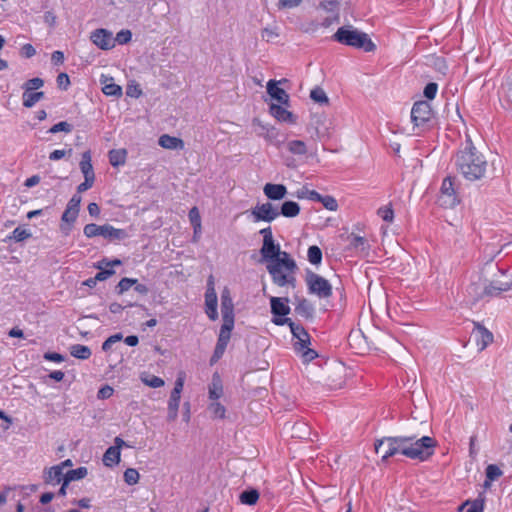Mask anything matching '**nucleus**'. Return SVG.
<instances>
[{
    "label": "nucleus",
    "mask_w": 512,
    "mask_h": 512,
    "mask_svg": "<svg viewBox=\"0 0 512 512\" xmlns=\"http://www.w3.org/2000/svg\"><path fill=\"white\" fill-rule=\"evenodd\" d=\"M278 211L279 216H283L285 218H295L300 214L301 208L297 202L287 200L281 204L280 209Z\"/></svg>",
    "instance_id": "29"
},
{
    "label": "nucleus",
    "mask_w": 512,
    "mask_h": 512,
    "mask_svg": "<svg viewBox=\"0 0 512 512\" xmlns=\"http://www.w3.org/2000/svg\"><path fill=\"white\" fill-rule=\"evenodd\" d=\"M437 89H438L437 84L429 83L424 88V95H425V97L430 99V100L434 99L435 96H436V93H437Z\"/></svg>",
    "instance_id": "61"
},
{
    "label": "nucleus",
    "mask_w": 512,
    "mask_h": 512,
    "mask_svg": "<svg viewBox=\"0 0 512 512\" xmlns=\"http://www.w3.org/2000/svg\"><path fill=\"white\" fill-rule=\"evenodd\" d=\"M307 257L311 264L317 265L322 261V252L318 246H310Z\"/></svg>",
    "instance_id": "46"
},
{
    "label": "nucleus",
    "mask_w": 512,
    "mask_h": 512,
    "mask_svg": "<svg viewBox=\"0 0 512 512\" xmlns=\"http://www.w3.org/2000/svg\"><path fill=\"white\" fill-rule=\"evenodd\" d=\"M124 446H126L125 441L120 437H116L114 445L110 446L103 454V465L108 468L117 466L121 461V450Z\"/></svg>",
    "instance_id": "16"
},
{
    "label": "nucleus",
    "mask_w": 512,
    "mask_h": 512,
    "mask_svg": "<svg viewBox=\"0 0 512 512\" xmlns=\"http://www.w3.org/2000/svg\"><path fill=\"white\" fill-rule=\"evenodd\" d=\"M233 327L234 320H223L217 343L227 346Z\"/></svg>",
    "instance_id": "35"
},
{
    "label": "nucleus",
    "mask_w": 512,
    "mask_h": 512,
    "mask_svg": "<svg viewBox=\"0 0 512 512\" xmlns=\"http://www.w3.org/2000/svg\"><path fill=\"white\" fill-rule=\"evenodd\" d=\"M140 380L143 384L151 388H160L165 385V381L161 377L147 372L140 374Z\"/></svg>",
    "instance_id": "36"
},
{
    "label": "nucleus",
    "mask_w": 512,
    "mask_h": 512,
    "mask_svg": "<svg viewBox=\"0 0 512 512\" xmlns=\"http://www.w3.org/2000/svg\"><path fill=\"white\" fill-rule=\"evenodd\" d=\"M263 236V244L260 250L263 260L266 262V268L270 273L273 282L278 286L294 285V273L296 263L290 255L280 249V245L275 243L272 230L266 227L260 230Z\"/></svg>",
    "instance_id": "1"
},
{
    "label": "nucleus",
    "mask_w": 512,
    "mask_h": 512,
    "mask_svg": "<svg viewBox=\"0 0 512 512\" xmlns=\"http://www.w3.org/2000/svg\"><path fill=\"white\" fill-rule=\"evenodd\" d=\"M90 41L101 50H111L115 47L113 33L104 28L95 29L90 33Z\"/></svg>",
    "instance_id": "14"
},
{
    "label": "nucleus",
    "mask_w": 512,
    "mask_h": 512,
    "mask_svg": "<svg viewBox=\"0 0 512 512\" xmlns=\"http://www.w3.org/2000/svg\"><path fill=\"white\" fill-rule=\"evenodd\" d=\"M377 215L385 222L392 223L394 220V211L390 204L380 207Z\"/></svg>",
    "instance_id": "44"
},
{
    "label": "nucleus",
    "mask_w": 512,
    "mask_h": 512,
    "mask_svg": "<svg viewBox=\"0 0 512 512\" xmlns=\"http://www.w3.org/2000/svg\"><path fill=\"white\" fill-rule=\"evenodd\" d=\"M78 212L74 210L65 209L62 217H61V224H60V230L65 234L68 235L70 231L72 230L73 224L77 220Z\"/></svg>",
    "instance_id": "31"
},
{
    "label": "nucleus",
    "mask_w": 512,
    "mask_h": 512,
    "mask_svg": "<svg viewBox=\"0 0 512 512\" xmlns=\"http://www.w3.org/2000/svg\"><path fill=\"white\" fill-rule=\"evenodd\" d=\"M132 39V33L130 30L128 29H123L121 31H119L116 36L114 37V40H115V44L118 43V44H127L128 42H130Z\"/></svg>",
    "instance_id": "49"
},
{
    "label": "nucleus",
    "mask_w": 512,
    "mask_h": 512,
    "mask_svg": "<svg viewBox=\"0 0 512 512\" xmlns=\"http://www.w3.org/2000/svg\"><path fill=\"white\" fill-rule=\"evenodd\" d=\"M469 508L466 510V512H483V500L481 501H473V502H465L459 510H462L465 506H468Z\"/></svg>",
    "instance_id": "53"
},
{
    "label": "nucleus",
    "mask_w": 512,
    "mask_h": 512,
    "mask_svg": "<svg viewBox=\"0 0 512 512\" xmlns=\"http://www.w3.org/2000/svg\"><path fill=\"white\" fill-rule=\"evenodd\" d=\"M207 410L212 419L223 420L227 416V409L223 403V400L209 401Z\"/></svg>",
    "instance_id": "27"
},
{
    "label": "nucleus",
    "mask_w": 512,
    "mask_h": 512,
    "mask_svg": "<svg viewBox=\"0 0 512 512\" xmlns=\"http://www.w3.org/2000/svg\"><path fill=\"white\" fill-rule=\"evenodd\" d=\"M83 233L87 238L102 236L110 241L121 240L127 237V233L123 229L115 228L109 224H87L84 226Z\"/></svg>",
    "instance_id": "7"
},
{
    "label": "nucleus",
    "mask_w": 512,
    "mask_h": 512,
    "mask_svg": "<svg viewBox=\"0 0 512 512\" xmlns=\"http://www.w3.org/2000/svg\"><path fill=\"white\" fill-rule=\"evenodd\" d=\"M142 94L143 91L138 82H136L135 80L128 81L126 86V95L128 97L138 99L142 96Z\"/></svg>",
    "instance_id": "41"
},
{
    "label": "nucleus",
    "mask_w": 512,
    "mask_h": 512,
    "mask_svg": "<svg viewBox=\"0 0 512 512\" xmlns=\"http://www.w3.org/2000/svg\"><path fill=\"white\" fill-rule=\"evenodd\" d=\"M20 53L25 58H31L36 54V49L31 44H24L21 47Z\"/></svg>",
    "instance_id": "62"
},
{
    "label": "nucleus",
    "mask_w": 512,
    "mask_h": 512,
    "mask_svg": "<svg viewBox=\"0 0 512 512\" xmlns=\"http://www.w3.org/2000/svg\"><path fill=\"white\" fill-rule=\"evenodd\" d=\"M285 147L294 156H305L308 153V145L301 139H290L286 142Z\"/></svg>",
    "instance_id": "25"
},
{
    "label": "nucleus",
    "mask_w": 512,
    "mask_h": 512,
    "mask_svg": "<svg viewBox=\"0 0 512 512\" xmlns=\"http://www.w3.org/2000/svg\"><path fill=\"white\" fill-rule=\"evenodd\" d=\"M57 84L60 88L66 90L70 85L69 76L66 73H60L57 76Z\"/></svg>",
    "instance_id": "63"
},
{
    "label": "nucleus",
    "mask_w": 512,
    "mask_h": 512,
    "mask_svg": "<svg viewBox=\"0 0 512 512\" xmlns=\"http://www.w3.org/2000/svg\"><path fill=\"white\" fill-rule=\"evenodd\" d=\"M290 104H276L271 102L269 104V113L278 122L295 125L298 122V116L290 109Z\"/></svg>",
    "instance_id": "12"
},
{
    "label": "nucleus",
    "mask_w": 512,
    "mask_h": 512,
    "mask_svg": "<svg viewBox=\"0 0 512 512\" xmlns=\"http://www.w3.org/2000/svg\"><path fill=\"white\" fill-rule=\"evenodd\" d=\"M333 37L341 44L362 49L365 52H373L376 50V45L369 35L351 25L340 27Z\"/></svg>",
    "instance_id": "3"
},
{
    "label": "nucleus",
    "mask_w": 512,
    "mask_h": 512,
    "mask_svg": "<svg viewBox=\"0 0 512 512\" xmlns=\"http://www.w3.org/2000/svg\"><path fill=\"white\" fill-rule=\"evenodd\" d=\"M127 150L124 148L112 149L108 152L109 162L113 167L123 166L127 160Z\"/></svg>",
    "instance_id": "33"
},
{
    "label": "nucleus",
    "mask_w": 512,
    "mask_h": 512,
    "mask_svg": "<svg viewBox=\"0 0 512 512\" xmlns=\"http://www.w3.org/2000/svg\"><path fill=\"white\" fill-rule=\"evenodd\" d=\"M226 347L227 346L219 344V343L216 344L214 353H213V355L211 357V360H210L212 365L215 364L223 356Z\"/></svg>",
    "instance_id": "58"
},
{
    "label": "nucleus",
    "mask_w": 512,
    "mask_h": 512,
    "mask_svg": "<svg viewBox=\"0 0 512 512\" xmlns=\"http://www.w3.org/2000/svg\"><path fill=\"white\" fill-rule=\"evenodd\" d=\"M248 217L253 223H271L279 217V211L270 202L258 203L249 210Z\"/></svg>",
    "instance_id": "8"
},
{
    "label": "nucleus",
    "mask_w": 512,
    "mask_h": 512,
    "mask_svg": "<svg viewBox=\"0 0 512 512\" xmlns=\"http://www.w3.org/2000/svg\"><path fill=\"white\" fill-rule=\"evenodd\" d=\"M502 475L500 468L494 464H490L486 468V478L494 481Z\"/></svg>",
    "instance_id": "51"
},
{
    "label": "nucleus",
    "mask_w": 512,
    "mask_h": 512,
    "mask_svg": "<svg viewBox=\"0 0 512 512\" xmlns=\"http://www.w3.org/2000/svg\"><path fill=\"white\" fill-rule=\"evenodd\" d=\"M375 451L382 459H387L397 453L402 454V437H387L375 443Z\"/></svg>",
    "instance_id": "11"
},
{
    "label": "nucleus",
    "mask_w": 512,
    "mask_h": 512,
    "mask_svg": "<svg viewBox=\"0 0 512 512\" xmlns=\"http://www.w3.org/2000/svg\"><path fill=\"white\" fill-rule=\"evenodd\" d=\"M64 54L62 51H54L51 55V61L54 65H61L64 62Z\"/></svg>",
    "instance_id": "64"
},
{
    "label": "nucleus",
    "mask_w": 512,
    "mask_h": 512,
    "mask_svg": "<svg viewBox=\"0 0 512 512\" xmlns=\"http://www.w3.org/2000/svg\"><path fill=\"white\" fill-rule=\"evenodd\" d=\"M64 475L65 474L61 470V467H58L57 465L49 467V468L45 469L43 472L44 481L47 484H51V485H57V484L61 483V481L64 478Z\"/></svg>",
    "instance_id": "28"
},
{
    "label": "nucleus",
    "mask_w": 512,
    "mask_h": 512,
    "mask_svg": "<svg viewBox=\"0 0 512 512\" xmlns=\"http://www.w3.org/2000/svg\"><path fill=\"white\" fill-rule=\"evenodd\" d=\"M306 281L311 293H314L321 298H325L331 295V285L323 277L315 273H311L307 276Z\"/></svg>",
    "instance_id": "15"
},
{
    "label": "nucleus",
    "mask_w": 512,
    "mask_h": 512,
    "mask_svg": "<svg viewBox=\"0 0 512 512\" xmlns=\"http://www.w3.org/2000/svg\"><path fill=\"white\" fill-rule=\"evenodd\" d=\"M43 85H44V81L41 78L36 77V78H32V79L26 81L23 84L22 88L35 91V90L42 88Z\"/></svg>",
    "instance_id": "52"
},
{
    "label": "nucleus",
    "mask_w": 512,
    "mask_h": 512,
    "mask_svg": "<svg viewBox=\"0 0 512 512\" xmlns=\"http://www.w3.org/2000/svg\"><path fill=\"white\" fill-rule=\"evenodd\" d=\"M317 202H320L327 210L329 211H337L338 210V202L337 200L331 196V195H319V198Z\"/></svg>",
    "instance_id": "42"
},
{
    "label": "nucleus",
    "mask_w": 512,
    "mask_h": 512,
    "mask_svg": "<svg viewBox=\"0 0 512 512\" xmlns=\"http://www.w3.org/2000/svg\"><path fill=\"white\" fill-rule=\"evenodd\" d=\"M271 310L272 313L276 316L274 319V323L277 325H283L285 323L291 322L289 319L284 318L290 312V307L288 306V300L286 298H271Z\"/></svg>",
    "instance_id": "18"
},
{
    "label": "nucleus",
    "mask_w": 512,
    "mask_h": 512,
    "mask_svg": "<svg viewBox=\"0 0 512 512\" xmlns=\"http://www.w3.org/2000/svg\"><path fill=\"white\" fill-rule=\"evenodd\" d=\"M233 301L228 288L221 293V312L223 320H234Z\"/></svg>",
    "instance_id": "23"
},
{
    "label": "nucleus",
    "mask_w": 512,
    "mask_h": 512,
    "mask_svg": "<svg viewBox=\"0 0 512 512\" xmlns=\"http://www.w3.org/2000/svg\"><path fill=\"white\" fill-rule=\"evenodd\" d=\"M114 393V389L109 385H104L101 387L97 393L98 399H108Z\"/></svg>",
    "instance_id": "59"
},
{
    "label": "nucleus",
    "mask_w": 512,
    "mask_h": 512,
    "mask_svg": "<svg viewBox=\"0 0 512 512\" xmlns=\"http://www.w3.org/2000/svg\"><path fill=\"white\" fill-rule=\"evenodd\" d=\"M307 130L315 140H326L332 136V121L325 113L311 115Z\"/></svg>",
    "instance_id": "6"
},
{
    "label": "nucleus",
    "mask_w": 512,
    "mask_h": 512,
    "mask_svg": "<svg viewBox=\"0 0 512 512\" xmlns=\"http://www.w3.org/2000/svg\"><path fill=\"white\" fill-rule=\"evenodd\" d=\"M79 168L83 174L84 181L78 185L77 191L82 193L92 188L96 179L92 165V156L89 150L82 153Z\"/></svg>",
    "instance_id": "9"
},
{
    "label": "nucleus",
    "mask_w": 512,
    "mask_h": 512,
    "mask_svg": "<svg viewBox=\"0 0 512 512\" xmlns=\"http://www.w3.org/2000/svg\"><path fill=\"white\" fill-rule=\"evenodd\" d=\"M185 384V375L183 373L178 374L175 383L174 388L171 391L174 394H182L183 388Z\"/></svg>",
    "instance_id": "55"
},
{
    "label": "nucleus",
    "mask_w": 512,
    "mask_h": 512,
    "mask_svg": "<svg viewBox=\"0 0 512 512\" xmlns=\"http://www.w3.org/2000/svg\"><path fill=\"white\" fill-rule=\"evenodd\" d=\"M319 193L315 190H311L306 186H303L302 188L298 189L295 193V196L298 199H307L311 201H317L319 198Z\"/></svg>",
    "instance_id": "39"
},
{
    "label": "nucleus",
    "mask_w": 512,
    "mask_h": 512,
    "mask_svg": "<svg viewBox=\"0 0 512 512\" xmlns=\"http://www.w3.org/2000/svg\"><path fill=\"white\" fill-rule=\"evenodd\" d=\"M81 197L79 195H74L68 202L66 208L69 210H74L79 213Z\"/></svg>",
    "instance_id": "60"
},
{
    "label": "nucleus",
    "mask_w": 512,
    "mask_h": 512,
    "mask_svg": "<svg viewBox=\"0 0 512 512\" xmlns=\"http://www.w3.org/2000/svg\"><path fill=\"white\" fill-rule=\"evenodd\" d=\"M302 0H278L277 6L279 9H292L298 7Z\"/></svg>",
    "instance_id": "54"
},
{
    "label": "nucleus",
    "mask_w": 512,
    "mask_h": 512,
    "mask_svg": "<svg viewBox=\"0 0 512 512\" xmlns=\"http://www.w3.org/2000/svg\"><path fill=\"white\" fill-rule=\"evenodd\" d=\"M23 90H24L23 95H22L23 106L26 108L33 107L37 102H39L44 97L43 92H37V90L34 91V90H28V89H23Z\"/></svg>",
    "instance_id": "34"
},
{
    "label": "nucleus",
    "mask_w": 512,
    "mask_h": 512,
    "mask_svg": "<svg viewBox=\"0 0 512 512\" xmlns=\"http://www.w3.org/2000/svg\"><path fill=\"white\" fill-rule=\"evenodd\" d=\"M134 284H137V279L127 277L122 278L116 286V291L118 294H123L132 288Z\"/></svg>",
    "instance_id": "47"
},
{
    "label": "nucleus",
    "mask_w": 512,
    "mask_h": 512,
    "mask_svg": "<svg viewBox=\"0 0 512 512\" xmlns=\"http://www.w3.org/2000/svg\"><path fill=\"white\" fill-rule=\"evenodd\" d=\"M432 119V109L428 102H416L411 109V121L415 127H423Z\"/></svg>",
    "instance_id": "13"
},
{
    "label": "nucleus",
    "mask_w": 512,
    "mask_h": 512,
    "mask_svg": "<svg viewBox=\"0 0 512 512\" xmlns=\"http://www.w3.org/2000/svg\"><path fill=\"white\" fill-rule=\"evenodd\" d=\"M70 354L77 359L86 360L90 358L92 352L88 346L74 344L70 347Z\"/></svg>",
    "instance_id": "37"
},
{
    "label": "nucleus",
    "mask_w": 512,
    "mask_h": 512,
    "mask_svg": "<svg viewBox=\"0 0 512 512\" xmlns=\"http://www.w3.org/2000/svg\"><path fill=\"white\" fill-rule=\"evenodd\" d=\"M71 153H72V149H68V150L57 149V150L52 151L49 154V159L52 161H57V160L64 158L67 155H71Z\"/></svg>",
    "instance_id": "57"
},
{
    "label": "nucleus",
    "mask_w": 512,
    "mask_h": 512,
    "mask_svg": "<svg viewBox=\"0 0 512 512\" xmlns=\"http://www.w3.org/2000/svg\"><path fill=\"white\" fill-rule=\"evenodd\" d=\"M88 475V469L86 467H79L65 473L64 477L67 481H77L85 478Z\"/></svg>",
    "instance_id": "40"
},
{
    "label": "nucleus",
    "mask_w": 512,
    "mask_h": 512,
    "mask_svg": "<svg viewBox=\"0 0 512 512\" xmlns=\"http://www.w3.org/2000/svg\"><path fill=\"white\" fill-rule=\"evenodd\" d=\"M436 442L429 436L420 439L402 437V454L412 459L426 460L433 453Z\"/></svg>",
    "instance_id": "4"
},
{
    "label": "nucleus",
    "mask_w": 512,
    "mask_h": 512,
    "mask_svg": "<svg viewBox=\"0 0 512 512\" xmlns=\"http://www.w3.org/2000/svg\"><path fill=\"white\" fill-rule=\"evenodd\" d=\"M189 221L190 224L193 227V239L194 241H197L202 233V224H201V216L200 212L197 207H193L190 209L189 214Z\"/></svg>",
    "instance_id": "32"
},
{
    "label": "nucleus",
    "mask_w": 512,
    "mask_h": 512,
    "mask_svg": "<svg viewBox=\"0 0 512 512\" xmlns=\"http://www.w3.org/2000/svg\"><path fill=\"white\" fill-rule=\"evenodd\" d=\"M259 499V493L256 490L244 491L240 495L242 504L254 505Z\"/></svg>",
    "instance_id": "45"
},
{
    "label": "nucleus",
    "mask_w": 512,
    "mask_h": 512,
    "mask_svg": "<svg viewBox=\"0 0 512 512\" xmlns=\"http://www.w3.org/2000/svg\"><path fill=\"white\" fill-rule=\"evenodd\" d=\"M122 339H123V336H122V334H121V333H117V334H114V335L110 336L109 338H107V339L103 342V344H102V350H103L104 352H108V351L112 348L113 344H115V343H117V342L121 341Z\"/></svg>",
    "instance_id": "50"
},
{
    "label": "nucleus",
    "mask_w": 512,
    "mask_h": 512,
    "mask_svg": "<svg viewBox=\"0 0 512 512\" xmlns=\"http://www.w3.org/2000/svg\"><path fill=\"white\" fill-rule=\"evenodd\" d=\"M310 98L319 105H329V97L327 96L326 92L320 87H315L310 91Z\"/></svg>",
    "instance_id": "38"
},
{
    "label": "nucleus",
    "mask_w": 512,
    "mask_h": 512,
    "mask_svg": "<svg viewBox=\"0 0 512 512\" xmlns=\"http://www.w3.org/2000/svg\"><path fill=\"white\" fill-rule=\"evenodd\" d=\"M291 333L294 337V350L304 362H310L317 356L316 352L309 347L310 337L308 333L299 325L289 322Z\"/></svg>",
    "instance_id": "5"
},
{
    "label": "nucleus",
    "mask_w": 512,
    "mask_h": 512,
    "mask_svg": "<svg viewBox=\"0 0 512 512\" xmlns=\"http://www.w3.org/2000/svg\"><path fill=\"white\" fill-rule=\"evenodd\" d=\"M456 164L463 177L470 181L480 179L486 171V161L470 142L459 152Z\"/></svg>",
    "instance_id": "2"
},
{
    "label": "nucleus",
    "mask_w": 512,
    "mask_h": 512,
    "mask_svg": "<svg viewBox=\"0 0 512 512\" xmlns=\"http://www.w3.org/2000/svg\"><path fill=\"white\" fill-rule=\"evenodd\" d=\"M100 84L102 86V92L106 96L119 98L123 94L122 87L114 82V78L112 76L102 74L100 76Z\"/></svg>",
    "instance_id": "21"
},
{
    "label": "nucleus",
    "mask_w": 512,
    "mask_h": 512,
    "mask_svg": "<svg viewBox=\"0 0 512 512\" xmlns=\"http://www.w3.org/2000/svg\"><path fill=\"white\" fill-rule=\"evenodd\" d=\"M263 193L269 200L279 201L287 195V188L283 184L266 183L263 186Z\"/></svg>",
    "instance_id": "22"
},
{
    "label": "nucleus",
    "mask_w": 512,
    "mask_h": 512,
    "mask_svg": "<svg viewBox=\"0 0 512 512\" xmlns=\"http://www.w3.org/2000/svg\"><path fill=\"white\" fill-rule=\"evenodd\" d=\"M438 203L444 208H454L459 203V197L451 177H446L440 187Z\"/></svg>",
    "instance_id": "10"
},
{
    "label": "nucleus",
    "mask_w": 512,
    "mask_h": 512,
    "mask_svg": "<svg viewBox=\"0 0 512 512\" xmlns=\"http://www.w3.org/2000/svg\"><path fill=\"white\" fill-rule=\"evenodd\" d=\"M140 474L139 472L134 468H128L124 472V481L128 485H135L139 482Z\"/></svg>",
    "instance_id": "48"
},
{
    "label": "nucleus",
    "mask_w": 512,
    "mask_h": 512,
    "mask_svg": "<svg viewBox=\"0 0 512 512\" xmlns=\"http://www.w3.org/2000/svg\"><path fill=\"white\" fill-rule=\"evenodd\" d=\"M473 333L475 335L477 347L480 350L485 349L493 341L492 333L483 326L477 325Z\"/></svg>",
    "instance_id": "24"
},
{
    "label": "nucleus",
    "mask_w": 512,
    "mask_h": 512,
    "mask_svg": "<svg viewBox=\"0 0 512 512\" xmlns=\"http://www.w3.org/2000/svg\"><path fill=\"white\" fill-rule=\"evenodd\" d=\"M71 130H72V126L69 123L62 121V122H59V123L53 125L50 128L49 132L50 133H58L60 131H64V132L68 133V132H71Z\"/></svg>",
    "instance_id": "56"
},
{
    "label": "nucleus",
    "mask_w": 512,
    "mask_h": 512,
    "mask_svg": "<svg viewBox=\"0 0 512 512\" xmlns=\"http://www.w3.org/2000/svg\"><path fill=\"white\" fill-rule=\"evenodd\" d=\"M158 144L168 150H182L184 148V142L182 139L171 136L168 134H163L159 137Z\"/></svg>",
    "instance_id": "26"
},
{
    "label": "nucleus",
    "mask_w": 512,
    "mask_h": 512,
    "mask_svg": "<svg viewBox=\"0 0 512 512\" xmlns=\"http://www.w3.org/2000/svg\"><path fill=\"white\" fill-rule=\"evenodd\" d=\"M31 231L23 227H17L12 234L8 237L9 240L13 239L16 242L24 241L31 237Z\"/></svg>",
    "instance_id": "43"
},
{
    "label": "nucleus",
    "mask_w": 512,
    "mask_h": 512,
    "mask_svg": "<svg viewBox=\"0 0 512 512\" xmlns=\"http://www.w3.org/2000/svg\"><path fill=\"white\" fill-rule=\"evenodd\" d=\"M181 394L170 393L167 402V419L171 422L175 421L178 417L180 407Z\"/></svg>",
    "instance_id": "30"
},
{
    "label": "nucleus",
    "mask_w": 512,
    "mask_h": 512,
    "mask_svg": "<svg viewBox=\"0 0 512 512\" xmlns=\"http://www.w3.org/2000/svg\"><path fill=\"white\" fill-rule=\"evenodd\" d=\"M217 303L218 299L216 291L214 287L210 285L205 293V311L207 316L213 321L218 318Z\"/></svg>",
    "instance_id": "20"
},
{
    "label": "nucleus",
    "mask_w": 512,
    "mask_h": 512,
    "mask_svg": "<svg viewBox=\"0 0 512 512\" xmlns=\"http://www.w3.org/2000/svg\"><path fill=\"white\" fill-rule=\"evenodd\" d=\"M225 388L222 376L218 372H214L207 384V398L209 401L224 400Z\"/></svg>",
    "instance_id": "17"
},
{
    "label": "nucleus",
    "mask_w": 512,
    "mask_h": 512,
    "mask_svg": "<svg viewBox=\"0 0 512 512\" xmlns=\"http://www.w3.org/2000/svg\"><path fill=\"white\" fill-rule=\"evenodd\" d=\"M280 82L276 80H269L266 85L267 93L270 96L272 102L276 104L290 103L289 94L279 86Z\"/></svg>",
    "instance_id": "19"
}]
</instances>
